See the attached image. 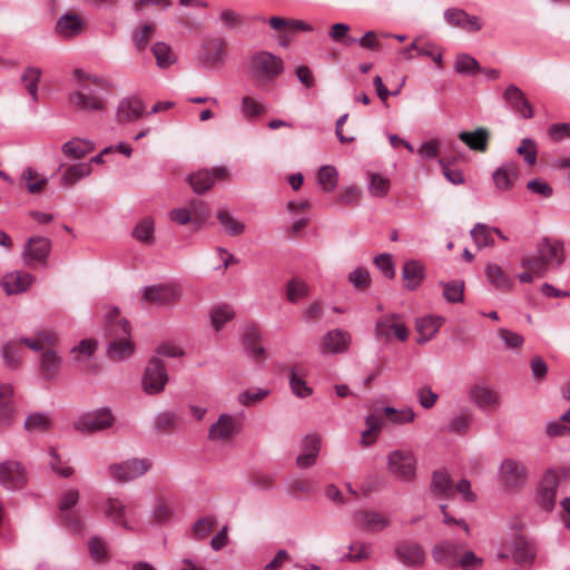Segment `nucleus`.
Listing matches in <instances>:
<instances>
[{
    "label": "nucleus",
    "instance_id": "21",
    "mask_svg": "<svg viewBox=\"0 0 570 570\" xmlns=\"http://www.w3.org/2000/svg\"><path fill=\"white\" fill-rule=\"evenodd\" d=\"M468 393L471 402L481 410H495L501 404L500 394L487 384H474Z\"/></svg>",
    "mask_w": 570,
    "mask_h": 570
},
{
    "label": "nucleus",
    "instance_id": "14",
    "mask_svg": "<svg viewBox=\"0 0 570 570\" xmlns=\"http://www.w3.org/2000/svg\"><path fill=\"white\" fill-rule=\"evenodd\" d=\"M443 19L450 27L465 32H479L483 28L480 17L468 13L464 9L451 7L444 10Z\"/></svg>",
    "mask_w": 570,
    "mask_h": 570
},
{
    "label": "nucleus",
    "instance_id": "8",
    "mask_svg": "<svg viewBox=\"0 0 570 570\" xmlns=\"http://www.w3.org/2000/svg\"><path fill=\"white\" fill-rule=\"evenodd\" d=\"M387 470L396 479L411 482L416 472V458L413 451L396 449L387 455Z\"/></svg>",
    "mask_w": 570,
    "mask_h": 570
},
{
    "label": "nucleus",
    "instance_id": "56",
    "mask_svg": "<svg viewBox=\"0 0 570 570\" xmlns=\"http://www.w3.org/2000/svg\"><path fill=\"white\" fill-rule=\"evenodd\" d=\"M308 285L298 278H292L286 285V297L291 303H297L308 295Z\"/></svg>",
    "mask_w": 570,
    "mask_h": 570
},
{
    "label": "nucleus",
    "instance_id": "55",
    "mask_svg": "<svg viewBox=\"0 0 570 570\" xmlns=\"http://www.w3.org/2000/svg\"><path fill=\"white\" fill-rule=\"evenodd\" d=\"M338 173L335 167L326 165L320 168L317 180L322 189L326 193L332 191L337 186Z\"/></svg>",
    "mask_w": 570,
    "mask_h": 570
},
{
    "label": "nucleus",
    "instance_id": "42",
    "mask_svg": "<svg viewBox=\"0 0 570 570\" xmlns=\"http://www.w3.org/2000/svg\"><path fill=\"white\" fill-rule=\"evenodd\" d=\"M305 376V370L299 366L295 365L291 368L289 373V385L292 389V392L301 399L307 397L312 394V387H309L304 379Z\"/></svg>",
    "mask_w": 570,
    "mask_h": 570
},
{
    "label": "nucleus",
    "instance_id": "38",
    "mask_svg": "<svg viewBox=\"0 0 570 570\" xmlns=\"http://www.w3.org/2000/svg\"><path fill=\"white\" fill-rule=\"evenodd\" d=\"M459 139L470 149L484 153L488 149L490 132L484 127H479L474 131H461Z\"/></svg>",
    "mask_w": 570,
    "mask_h": 570
},
{
    "label": "nucleus",
    "instance_id": "22",
    "mask_svg": "<svg viewBox=\"0 0 570 570\" xmlns=\"http://www.w3.org/2000/svg\"><path fill=\"white\" fill-rule=\"evenodd\" d=\"M21 344L27 345L30 350L36 351V338L20 337L7 342L1 350L4 365L10 370H17L22 362Z\"/></svg>",
    "mask_w": 570,
    "mask_h": 570
},
{
    "label": "nucleus",
    "instance_id": "32",
    "mask_svg": "<svg viewBox=\"0 0 570 570\" xmlns=\"http://www.w3.org/2000/svg\"><path fill=\"white\" fill-rule=\"evenodd\" d=\"M357 527L367 532H380L389 525V519L374 511H358L354 514Z\"/></svg>",
    "mask_w": 570,
    "mask_h": 570
},
{
    "label": "nucleus",
    "instance_id": "63",
    "mask_svg": "<svg viewBox=\"0 0 570 570\" xmlns=\"http://www.w3.org/2000/svg\"><path fill=\"white\" fill-rule=\"evenodd\" d=\"M216 520L213 517L199 518L193 525V537L197 540L205 539L214 529Z\"/></svg>",
    "mask_w": 570,
    "mask_h": 570
},
{
    "label": "nucleus",
    "instance_id": "7",
    "mask_svg": "<svg viewBox=\"0 0 570 570\" xmlns=\"http://www.w3.org/2000/svg\"><path fill=\"white\" fill-rule=\"evenodd\" d=\"M253 77L261 85L272 83L284 70L282 58L268 52L258 51L250 58Z\"/></svg>",
    "mask_w": 570,
    "mask_h": 570
},
{
    "label": "nucleus",
    "instance_id": "19",
    "mask_svg": "<svg viewBox=\"0 0 570 570\" xmlns=\"http://www.w3.org/2000/svg\"><path fill=\"white\" fill-rule=\"evenodd\" d=\"M462 548L461 543L453 540H442L433 547L432 558L435 563L448 569H454L458 567V559Z\"/></svg>",
    "mask_w": 570,
    "mask_h": 570
},
{
    "label": "nucleus",
    "instance_id": "4",
    "mask_svg": "<svg viewBox=\"0 0 570 570\" xmlns=\"http://www.w3.org/2000/svg\"><path fill=\"white\" fill-rule=\"evenodd\" d=\"M58 336L56 333L38 331V375L45 381L58 377L61 370V357L57 352Z\"/></svg>",
    "mask_w": 570,
    "mask_h": 570
},
{
    "label": "nucleus",
    "instance_id": "9",
    "mask_svg": "<svg viewBox=\"0 0 570 570\" xmlns=\"http://www.w3.org/2000/svg\"><path fill=\"white\" fill-rule=\"evenodd\" d=\"M151 461L149 459H128L108 466L109 476L117 483L130 482L149 471Z\"/></svg>",
    "mask_w": 570,
    "mask_h": 570
},
{
    "label": "nucleus",
    "instance_id": "30",
    "mask_svg": "<svg viewBox=\"0 0 570 570\" xmlns=\"http://www.w3.org/2000/svg\"><path fill=\"white\" fill-rule=\"evenodd\" d=\"M321 436L317 434H308L304 438L302 443V453L296 459V463L299 468L306 469L316 462L321 450Z\"/></svg>",
    "mask_w": 570,
    "mask_h": 570
},
{
    "label": "nucleus",
    "instance_id": "54",
    "mask_svg": "<svg viewBox=\"0 0 570 570\" xmlns=\"http://www.w3.org/2000/svg\"><path fill=\"white\" fill-rule=\"evenodd\" d=\"M471 237L474 242V244L479 248H483L487 246H493L494 240L492 237V228H490L488 225L478 223L474 225V227L470 232Z\"/></svg>",
    "mask_w": 570,
    "mask_h": 570
},
{
    "label": "nucleus",
    "instance_id": "64",
    "mask_svg": "<svg viewBox=\"0 0 570 570\" xmlns=\"http://www.w3.org/2000/svg\"><path fill=\"white\" fill-rule=\"evenodd\" d=\"M49 465L52 472L62 478H69L73 473L72 468L61 461L55 449L49 452Z\"/></svg>",
    "mask_w": 570,
    "mask_h": 570
},
{
    "label": "nucleus",
    "instance_id": "35",
    "mask_svg": "<svg viewBox=\"0 0 570 570\" xmlns=\"http://www.w3.org/2000/svg\"><path fill=\"white\" fill-rule=\"evenodd\" d=\"M443 322L444 318L441 316L428 315L417 318L415 322V328L419 334L417 343L425 344L426 342L432 340L434 335L439 332Z\"/></svg>",
    "mask_w": 570,
    "mask_h": 570
},
{
    "label": "nucleus",
    "instance_id": "47",
    "mask_svg": "<svg viewBox=\"0 0 570 570\" xmlns=\"http://www.w3.org/2000/svg\"><path fill=\"white\" fill-rule=\"evenodd\" d=\"M91 173L90 164L78 163L68 167L63 174L61 175V184L63 186H71L82 179L83 177L89 176Z\"/></svg>",
    "mask_w": 570,
    "mask_h": 570
},
{
    "label": "nucleus",
    "instance_id": "49",
    "mask_svg": "<svg viewBox=\"0 0 570 570\" xmlns=\"http://www.w3.org/2000/svg\"><path fill=\"white\" fill-rule=\"evenodd\" d=\"M259 338L261 334L255 327L246 328L243 336L248 355L254 360L262 358L265 354L264 347L257 345Z\"/></svg>",
    "mask_w": 570,
    "mask_h": 570
},
{
    "label": "nucleus",
    "instance_id": "23",
    "mask_svg": "<svg viewBox=\"0 0 570 570\" xmlns=\"http://www.w3.org/2000/svg\"><path fill=\"white\" fill-rule=\"evenodd\" d=\"M519 164L508 160L499 166L492 174V180L499 191L511 190L519 178Z\"/></svg>",
    "mask_w": 570,
    "mask_h": 570
},
{
    "label": "nucleus",
    "instance_id": "39",
    "mask_svg": "<svg viewBox=\"0 0 570 570\" xmlns=\"http://www.w3.org/2000/svg\"><path fill=\"white\" fill-rule=\"evenodd\" d=\"M485 277L494 288L502 292L510 291L513 285L511 277L495 263L485 266Z\"/></svg>",
    "mask_w": 570,
    "mask_h": 570
},
{
    "label": "nucleus",
    "instance_id": "50",
    "mask_svg": "<svg viewBox=\"0 0 570 570\" xmlns=\"http://www.w3.org/2000/svg\"><path fill=\"white\" fill-rule=\"evenodd\" d=\"M235 312L232 306L227 304H219L210 311V323L216 331H219L224 325L233 320Z\"/></svg>",
    "mask_w": 570,
    "mask_h": 570
},
{
    "label": "nucleus",
    "instance_id": "18",
    "mask_svg": "<svg viewBox=\"0 0 570 570\" xmlns=\"http://www.w3.org/2000/svg\"><path fill=\"white\" fill-rule=\"evenodd\" d=\"M179 297L180 291L175 284L150 285L142 288V299L156 305H169Z\"/></svg>",
    "mask_w": 570,
    "mask_h": 570
},
{
    "label": "nucleus",
    "instance_id": "10",
    "mask_svg": "<svg viewBox=\"0 0 570 570\" xmlns=\"http://www.w3.org/2000/svg\"><path fill=\"white\" fill-rule=\"evenodd\" d=\"M374 332L376 338L384 342H390L392 338L404 342L409 337V330L402 322L401 315L396 313H389L379 317Z\"/></svg>",
    "mask_w": 570,
    "mask_h": 570
},
{
    "label": "nucleus",
    "instance_id": "15",
    "mask_svg": "<svg viewBox=\"0 0 570 570\" xmlns=\"http://www.w3.org/2000/svg\"><path fill=\"white\" fill-rule=\"evenodd\" d=\"M352 342L350 332L343 328L328 331L321 340L320 351L323 355H335L345 353Z\"/></svg>",
    "mask_w": 570,
    "mask_h": 570
},
{
    "label": "nucleus",
    "instance_id": "40",
    "mask_svg": "<svg viewBox=\"0 0 570 570\" xmlns=\"http://www.w3.org/2000/svg\"><path fill=\"white\" fill-rule=\"evenodd\" d=\"M402 278L406 289L415 291L424 278L422 264L414 259L406 262L402 269Z\"/></svg>",
    "mask_w": 570,
    "mask_h": 570
},
{
    "label": "nucleus",
    "instance_id": "36",
    "mask_svg": "<svg viewBox=\"0 0 570 570\" xmlns=\"http://www.w3.org/2000/svg\"><path fill=\"white\" fill-rule=\"evenodd\" d=\"M32 283L30 274L24 272H11L3 276L2 286L8 295L19 294L24 292Z\"/></svg>",
    "mask_w": 570,
    "mask_h": 570
},
{
    "label": "nucleus",
    "instance_id": "31",
    "mask_svg": "<svg viewBox=\"0 0 570 570\" xmlns=\"http://www.w3.org/2000/svg\"><path fill=\"white\" fill-rule=\"evenodd\" d=\"M97 350V342L94 340H82L71 350L72 360L82 371H96L97 366L90 365L89 361Z\"/></svg>",
    "mask_w": 570,
    "mask_h": 570
},
{
    "label": "nucleus",
    "instance_id": "17",
    "mask_svg": "<svg viewBox=\"0 0 570 570\" xmlns=\"http://www.w3.org/2000/svg\"><path fill=\"white\" fill-rule=\"evenodd\" d=\"M28 481V474L22 464L14 460L0 463V484L7 489L22 488Z\"/></svg>",
    "mask_w": 570,
    "mask_h": 570
},
{
    "label": "nucleus",
    "instance_id": "13",
    "mask_svg": "<svg viewBox=\"0 0 570 570\" xmlns=\"http://www.w3.org/2000/svg\"><path fill=\"white\" fill-rule=\"evenodd\" d=\"M114 423V415L108 407L81 414L75 422V428L82 432H97L110 428Z\"/></svg>",
    "mask_w": 570,
    "mask_h": 570
},
{
    "label": "nucleus",
    "instance_id": "5",
    "mask_svg": "<svg viewBox=\"0 0 570 570\" xmlns=\"http://www.w3.org/2000/svg\"><path fill=\"white\" fill-rule=\"evenodd\" d=\"M104 514L115 524L127 531H137V522L140 515V504L134 500L108 498L104 503Z\"/></svg>",
    "mask_w": 570,
    "mask_h": 570
},
{
    "label": "nucleus",
    "instance_id": "29",
    "mask_svg": "<svg viewBox=\"0 0 570 570\" xmlns=\"http://www.w3.org/2000/svg\"><path fill=\"white\" fill-rule=\"evenodd\" d=\"M268 26L278 33L279 38H287L296 31H313V27L303 20L286 19L282 17H271Z\"/></svg>",
    "mask_w": 570,
    "mask_h": 570
},
{
    "label": "nucleus",
    "instance_id": "6",
    "mask_svg": "<svg viewBox=\"0 0 570 570\" xmlns=\"http://www.w3.org/2000/svg\"><path fill=\"white\" fill-rule=\"evenodd\" d=\"M78 501L79 491L77 489H68L60 494L58 502L60 522L62 527L73 534H82L86 529L85 521L76 509Z\"/></svg>",
    "mask_w": 570,
    "mask_h": 570
},
{
    "label": "nucleus",
    "instance_id": "3",
    "mask_svg": "<svg viewBox=\"0 0 570 570\" xmlns=\"http://www.w3.org/2000/svg\"><path fill=\"white\" fill-rule=\"evenodd\" d=\"M564 261V247L560 240L544 237L537 246V255L521 257V266L543 277L548 271L558 268Z\"/></svg>",
    "mask_w": 570,
    "mask_h": 570
},
{
    "label": "nucleus",
    "instance_id": "1",
    "mask_svg": "<svg viewBox=\"0 0 570 570\" xmlns=\"http://www.w3.org/2000/svg\"><path fill=\"white\" fill-rule=\"evenodd\" d=\"M72 85L73 89L68 97L71 108L86 112L101 111L106 108L105 94L109 90L107 80L76 69Z\"/></svg>",
    "mask_w": 570,
    "mask_h": 570
},
{
    "label": "nucleus",
    "instance_id": "48",
    "mask_svg": "<svg viewBox=\"0 0 570 570\" xmlns=\"http://www.w3.org/2000/svg\"><path fill=\"white\" fill-rule=\"evenodd\" d=\"M439 285L442 287V295L448 303L456 304L464 299V282L463 281H450L440 282Z\"/></svg>",
    "mask_w": 570,
    "mask_h": 570
},
{
    "label": "nucleus",
    "instance_id": "12",
    "mask_svg": "<svg viewBox=\"0 0 570 570\" xmlns=\"http://www.w3.org/2000/svg\"><path fill=\"white\" fill-rule=\"evenodd\" d=\"M498 476L504 489H518L525 483L528 470L523 462L508 458L501 462Z\"/></svg>",
    "mask_w": 570,
    "mask_h": 570
},
{
    "label": "nucleus",
    "instance_id": "58",
    "mask_svg": "<svg viewBox=\"0 0 570 570\" xmlns=\"http://www.w3.org/2000/svg\"><path fill=\"white\" fill-rule=\"evenodd\" d=\"M390 189V180L380 174H368V191L374 197H384Z\"/></svg>",
    "mask_w": 570,
    "mask_h": 570
},
{
    "label": "nucleus",
    "instance_id": "37",
    "mask_svg": "<svg viewBox=\"0 0 570 570\" xmlns=\"http://www.w3.org/2000/svg\"><path fill=\"white\" fill-rule=\"evenodd\" d=\"M431 491L438 500H449L454 495V487L444 471H436L432 475Z\"/></svg>",
    "mask_w": 570,
    "mask_h": 570
},
{
    "label": "nucleus",
    "instance_id": "41",
    "mask_svg": "<svg viewBox=\"0 0 570 570\" xmlns=\"http://www.w3.org/2000/svg\"><path fill=\"white\" fill-rule=\"evenodd\" d=\"M239 111L246 121H255L266 114V106L253 96H244L240 99Z\"/></svg>",
    "mask_w": 570,
    "mask_h": 570
},
{
    "label": "nucleus",
    "instance_id": "45",
    "mask_svg": "<svg viewBox=\"0 0 570 570\" xmlns=\"http://www.w3.org/2000/svg\"><path fill=\"white\" fill-rule=\"evenodd\" d=\"M151 51L156 59V65L161 69L173 66L177 60L171 47L166 42L159 41L154 43Z\"/></svg>",
    "mask_w": 570,
    "mask_h": 570
},
{
    "label": "nucleus",
    "instance_id": "62",
    "mask_svg": "<svg viewBox=\"0 0 570 570\" xmlns=\"http://www.w3.org/2000/svg\"><path fill=\"white\" fill-rule=\"evenodd\" d=\"M471 421L472 414L470 411L461 412L450 420L448 424V431L458 434L465 433L471 424Z\"/></svg>",
    "mask_w": 570,
    "mask_h": 570
},
{
    "label": "nucleus",
    "instance_id": "25",
    "mask_svg": "<svg viewBox=\"0 0 570 570\" xmlns=\"http://www.w3.org/2000/svg\"><path fill=\"white\" fill-rule=\"evenodd\" d=\"M503 98L511 109L519 114L522 118L531 119L533 117V108L529 100L524 97L522 90L515 85H509L503 92Z\"/></svg>",
    "mask_w": 570,
    "mask_h": 570
},
{
    "label": "nucleus",
    "instance_id": "44",
    "mask_svg": "<svg viewBox=\"0 0 570 570\" xmlns=\"http://www.w3.org/2000/svg\"><path fill=\"white\" fill-rule=\"evenodd\" d=\"M512 557L518 563L531 562L534 558V551L531 544L522 537H515L511 543Z\"/></svg>",
    "mask_w": 570,
    "mask_h": 570
},
{
    "label": "nucleus",
    "instance_id": "61",
    "mask_svg": "<svg viewBox=\"0 0 570 570\" xmlns=\"http://www.w3.org/2000/svg\"><path fill=\"white\" fill-rule=\"evenodd\" d=\"M517 153L523 157L528 165L532 166L537 163L538 149L533 139L523 138L520 146L517 148Z\"/></svg>",
    "mask_w": 570,
    "mask_h": 570
},
{
    "label": "nucleus",
    "instance_id": "2",
    "mask_svg": "<svg viewBox=\"0 0 570 570\" xmlns=\"http://www.w3.org/2000/svg\"><path fill=\"white\" fill-rule=\"evenodd\" d=\"M106 336L108 338L107 354L114 361L126 360L134 353L130 341L129 323L120 317L117 308H110L106 314Z\"/></svg>",
    "mask_w": 570,
    "mask_h": 570
},
{
    "label": "nucleus",
    "instance_id": "11",
    "mask_svg": "<svg viewBox=\"0 0 570 570\" xmlns=\"http://www.w3.org/2000/svg\"><path fill=\"white\" fill-rule=\"evenodd\" d=\"M168 382V373L164 362L154 356L149 360L144 375H142V389L147 394H158L164 391Z\"/></svg>",
    "mask_w": 570,
    "mask_h": 570
},
{
    "label": "nucleus",
    "instance_id": "60",
    "mask_svg": "<svg viewBox=\"0 0 570 570\" xmlns=\"http://www.w3.org/2000/svg\"><path fill=\"white\" fill-rule=\"evenodd\" d=\"M350 26L346 23H334L328 32L330 38L335 42L344 43L345 46H352L356 43V38L348 35Z\"/></svg>",
    "mask_w": 570,
    "mask_h": 570
},
{
    "label": "nucleus",
    "instance_id": "20",
    "mask_svg": "<svg viewBox=\"0 0 570 570\" xmlns=\"http://www.w3.org/2000/svg\"><path fill=\"white\" fill-rule=\"evenodd\" d=\"M560 478L554 470L544 473L538 491V502L543 510L551 511L554 508Z\"/></svg>",
    "mask_w": 570,
    "mask_h": 570
},
{
    "label": "nucleus",
    "instance_id": "33",
    "mask_svg": "<svg viewBox=\"0 0 570 570\" xmlns=\"http://www.w3.org/2000/svg\"><path fill=\"white\" fill-rule=\"evenodd\" d=\"M12 395L13 387L11 384H0V426H9L13 422L16 407Z\"/></svg>",
    "mask_w": 570,
    "mask_h": 570
},
{
    "label": "nucleus",
    "instance_id": "24",
    "mask_svg": "<svg viewBox=\"0 0 570 570\" xmlns=\"http://www.w3.org/2000/svg\"><path fill=\"white\" fill-rule=\"evenodd\" d=\"M83 29V18L72 11L63 13L56 23L57 35L65 39H71L81 35Z\"/></svg>",
    "mask_w": 570,
    "mask_h": 570
},
{
    "label": "nucleus",
    "instance_id": "57",
    "mask_svg": "<svg viewBox=\"0 0 570 570\" xmlns=\"http://www.w3.org/2000/svg\"><path fill=\"white\" fill-rule=\"evenodd\" d=\"M88 551L90 558L97 563L105 562L109 558V552L107 550L106 543L98 535H94L89 539Z\"/></svg>",
    "mask_w": 570,
    "mask_h": 570
},
{
    "label": "nucleus",
    "instance_id": "59",
    "mask_svg": "<svg viewBox=\"0 0 570 570\" xmlns=\"http://www.w3.org/2000/svg\"><path fill=\"white\" fill-rule=\"evenodd\" d=\"M350 552L341 558L342 561L348 560L353 562L366 560L371 556V547L364 542H353L348 546Z\"/></svg>",
    "mask_w": 570,
    "mask_h": 570
},
{
    "label": "nucleus",
    "instance_id": "28",
    "mask_svg": "<svg viewBox=\"0 0 570 570\" xmlns=\"http://www.w3.org/2000/svg\"><path fill=\"white\" fill-rule=\"evenodd\" d=\"M397 560L405 567H421L425 561V552L414 542H404L395 548Z\"/></svg>",
    "mask_w": 570,
    "mask_h": 570
},
{
    "label": "nucleus",
    "instance_id": "53",
    "mask_svg": "<svg viewBox=\"0 0 570 570\" xmlns=\"http://www.w3.org/2000/svg\"><path fill=\"white\" fill-rule=\"evenodd\" d=\"M382 412L393 424H406L415 420V413L411 407L399 410L392 406H385L382 409Z\"/></svg>",
    "mask_w": 570,
    "mask_h": 570
},
{
    "label": "nucleus",
    "instance_id": "43",
    "mask_svg": "<svg viewBox=\"0 0 570 570\" xmlns=\"http://www.w3.org/2000/svg\"><path fill=\"white\" fill-rule=\"evenodd\" d=\"M94 149V142L82 138H73L67 141L62 147L63 154L71 159H80Z\"/></svg>",
    "mask_w": 570,
    "mask_h": 570
},
{
    "label": "nucleus",
    "instance_id": "34",
    "mask_svg": "<svg viewBox=\"0 0 570 570\" xmlns=\"http://www.w3.org/2000/svg\"><path fill=\"white\" fill-rule=\"evenodd\" d=\"M226 41L220 38L209 40L202 51V60L208 67L222 65L226 56Z\"/></svg>",
    "mask_w": 570,
    "mask_h": 570
},
{
    "label": "nucleus",
    "instance_id": "52",
    "mask_svg": "<svg viewBox=\"0 0 570 570\" xmlns=\"http://www.w3.org/2000/svg\"><path fill=\"white\" fill-rule=\"evenodd\" d=\"M453 68L455 72L468 76L481 71L478 60L468 53H459L455 58Z\"/></svg>",
    "mask_w": 570,
    "mask_h": 570
},
{
    "label": "nucleus",
    "instance_id": "51",
    "mask_svg": "<svg viewBox=\"0 0 570 570\" xmlns=\"http://www.w3.org/2000/svg\"><path fill=\"white\" fill-rule=\"evenodd\" d=\"M217 219L229 236L240 235L245 230V225L236 219L227 209L217 212Z\"/></svg>",
    "mask_w": 570,
    "mask_h": 570
},
{
    "label": "nucleus",
    "instance_id": "26",
    "mask_svg": "<svg viewBox=\"0 0 570 570\" xmlns=\"http://www.w3.org/2000/svg\"><path fill=\"white\" fill-rule=\"evenodd\" d=\"M226 175L227 170L224 167H218L213 170L202 169L191 174L188 177V181L195 193L203 194L212 188L217 178H224Z\"/></svg>",
    "mask_w": 570,
    "mask_h": 570
},
{
    "label": "nucleus",
    "instance_id": "16",
    "mask_svg": "<svg viewBox=\"0 0 570 570\" xmlns=\"http://www.w3.org/2000/svg\"><path fill=\"white\" fill-rule=\"evenodd\" d=\"M240 421L230 415L222 414L218 420L209 426L208 438L210 441H229L240 432Z\"/></svg>",
    "mask_w": 570,
    "mask_h": 570
},
{
    "label": "nucleus",
    "instance_id": "46",
    "mask_svg": "<svg viewBox=\"0 0 570 570\" xmlns=\"http://www.w3.org/2000/svg\"><path fill=\"white\" fill-rule=\"evenodd\" d=\"M155 234V222L151 217H144L140 219L131 232V236L140 243L151 244L154 243Z\"/></svg>",
    "mask_w": 570,
    "mask_h": 570
},
{
    "label": "nucleus",
    "instance_id": "27",
    "mask_svg": "<svg viewBox=\"0 0 570 570\" xmlns=\"http://www.w3.org/2000/svg\"><path fill=\"white\" fill-rule=\"evenodd\" d=\"M145 114V106L137 97L124 98L117 107L116 119L120 124L138 120Z\"/></svg>",
    "mask_w": 570,
    "mask_h": 570
}]
</instances>
